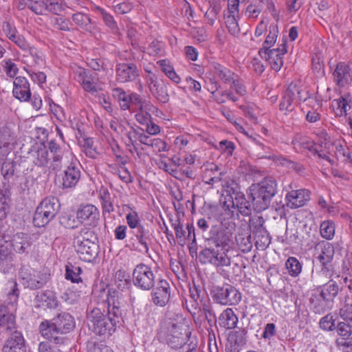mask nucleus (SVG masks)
Here are the masks:
<instances>
[{"label":"nucleus","mask_w":352,"mask_h":352,"mask_svg":"<svg viewBox=\"0 0 352 352\" xmlns=\"http://www.w3.org/2000/svg\"><path fill=\"white\" fill-rule=\"evenodd\" d=\"M1 352H26L25 340L21 332L12 333L5 341Z\"/></svg>","instance_id":"obj_18"},{"label":"nucleus","mask_w":352,"mask_h":352,"mask_svg":"<svg viewBox=\"0 0 352 352\" xmlns=\"http://www.w3.org/2000/svg\"><path fill=\"white\" fill-rule=\"evenodd\" d=\"M172 227L173 228L175 233L176 238L178 243L181 245L186 244V230L183 228L182 225L180 223L179 219H176L172 223Z\"/></svg>","instance_id":"obj_45"},{"label":"nucleus","mask_w":352,"mask_h":352,"mask_svg":"<svg viewBox=\"0 0 352 352\" xmlns=\"http://www.w3.org/2000/svg\"><path fill=\"white\" fill-rule=\"evenodd\" d=\"M319 324L320 327L325 331H332L336 328L335 320L330 314L322 317L320 320Z\"/></svg>","instance_id":"obj_55"},{"label":"nucleus","mask_w":352,"mask_h":352,"mask_svg":"<svg viewBox=\"0 0 352 352\" xmlns=\"http://www.w3.org/2000/svg\"><path fill=\"white\" fill-rule=\"evenodd\" d=\"M235 239L239 248L243 252H248L252 250V243L250 233H239L235 236Z\"/></svg>","instance_id":"obj_38"},{"label":"nucleus","mask_w":352,"mask_h":352,"mask_svg":"<svg viewBox=\"0 0 352 352\" xmlns=\"http://www.w3.org/2000/svg\"><path fill=\"white\" fill-rule=\"evenodd\" d=\"M81 176L80 168L71 163L63 171L61 186L63 189L73 188L78 183Z\"/></svg>","instance_id":"obj_19"},{"label":"nucleus","mask_w":352,"mask_h":352,"mask_svg":"<svg viewBox=\"0 0 352 352\" xmlns=\"http://www.w3.org/2000/svg\"><path fill=\"white\" fill-rule=\"evenodd\" d=\"M0 327H4L7 331H12L15 329V318L13 315L6 314L0 319Z\"/></svg>","instance_id":"obj_53"},{"label":"nucleus","mask_w":352,"mask_h":352,"mask_svg":"<svg viewBox=\"0 0 352 352\" xmlns=\"http://www.w3.org/2000/svg\"><path fill=\"white\" fill-rule=\"evenodd\" d=\"M12 245L16 252L19 254L27 252V250L32 245L31 237L28 234L18 232L13 236Z\"/></svg>","instance_id":"obj_26"},{"label":"nucleus","mask_w":352,"mask_h":352,"mask_svg":"<svg viewBox=\"0 0 352 352\" xmlns=\"http://www.w3.org/2000/svg\"><path fill=\"white\" fill-rule=\"evenodd\" d=\"M93 236L96 238L92 232L83 229L74 240L77 254L83 261L92 262L98 255V245L89 238Z\"/></svg>","instance_id":"obj_4"},{"label":"nucleus","mask_w":352,"mask_h":352,"mask_svg":"<svg viewBox=\"0 0 352 352\" xmlns=\"http://www.w3.org/2000/svg\"><path fill=\"white\" fill-rule=\"evenodd\" d=\"M340 289V285L335 280H330L326 284L317 289L320 293V296L325 300L333 302L334 298L338 296Z\"/></svg>","instance_id":"obj_28"},{"label":"nucleus","mask_w":352,"mask_h":352,"mask_svg":"<svg viewBox=\"0 0 352 352\" xmlns=\"http://www.w3.org/2000/svg\"><path fill=\"white\" fill-rule=\"evenodd\" d=\"M34 302L36 307L55 309L58 307V300L56 294L49 289L37 292Z\"/></svg>","instance_id":"obj_23"},{"label":"nucleus","mask_w":352,"mask_h":352,"mask_svg":"<svg viewBox=\"0 0 352 352\" xmlns=\"http://www.w3.org/2000/svg\"><path fill=\"white\" fill-rule=\"evenodd\" d=\"M215 76L226 85H230L232 80L238 76L229 68L217 63L212 64Z\"/></svg>","instance_id":"obj_30"},{"label":"nucleus","mask_w":352,"mask_h":352,"mask_svg":"<svg viewBox=\"0 0 352 352\" xmlns=\"http://www.w3.org/2000/svg\"><path fill=\"white\" fill-rule=\"evenodd\" d=\"M140 133V132L133 126L131 127V131L126 133V137L129 140V143H127L126 145H131L135 151L138 150L136 140L139 139Z\"/></svg>","instance_id":"obj_62"},{"label":"nucleus","mask_w":352,"mask_h":352,"mask_svg":"<svg viewBox=\"0 0 352 352\" xmlns=\"http://www.w3.org/2000/svg\"><path fill=\"white\" fill-rule=\"evenodd\" d=\"M29 154L36 166L41 167L47 164L49 157L45 147L41 145L32 146Z\"/></svg>","instance_id":"obj_29"},{"label":"nucleus","mask_w":352,"mask_h":352,"mask_svg":"<svg viewBox=\"0 0 352 352\" xmlns=\"http://www.w3.org/2000/svg\"><path fill=\"white\" fill-rule=\"evenodd\" d=\"M132 275L134 285L142 290L148 291L155 286V274L152 269L145 264L138 265Z\"/></svg>","instance_id":"obj_9"},{"label":"nucleus","mask_w":352,"mask_h":352,"mask_svg":"<svg viewBox=\"0 0 352 352\" xmlns=\"http://www.w3.org/2000/svg\"><path fill=\"white\" fill-rule=\"evenodd\" d=\"M87 352H113L108 346L102 342H89Z\"/></svg>","instance_id":"obj_56"},{"label":"nucleus","mask_w":352,"mask_h":352,"mask_svg":"<svg viewBox=\"0 0 352 352\" xmlns=\"http://www.w3.org/2000/svg\"><path fill=\"white\" fill-rule=\"evenodd\" d=\"M59 345L50 341H43L39 343L38 350V352H63Z\"/></svg>","instance_id":"obj_52"},{"label":"nucleus","mask_w":352,"mask_h":352,"mask_svg":"<svg viewBox=\"0 0 352 352\" xmlns=\"http://www.w3.org/2000/svg\"><path fill=\"white\" fill-rule=\"evenodd\" d=\"M202 309L205 315V318L211 327L217 320L214 309L208 300L203 302Z\"/></svg>","instance_id":"obj_47"},{"label":"nucleus","mask_w":352,"mask_h":352,"mask_svg":"<svg viewBox=\"0 0 352 352\" xmlns=\"http://www.w3.org/2000/svg\"><path fill=\"white\" fill-rule=\"evenodd\" d=\"M55 321L58 329L60 331V335L70 332L75 327L74 318L68 313H61L57 317L53 319Z\"/></svg>","instance_id":"obj_27"},{"label":"nucleus","mask_w":352,"mask_h":352,"mask_svg":"<svg viewBox=\"0 0 352 352\" xmlns=\"http://www.w3.org/2000/svg\"><path fill=\"white\" fill-rule=\"evenodd\" d=\"M50 274L23 266L19 272V279L25 288L38 289L47 283Z\"/></svg>","instance_id":"obj_7"},{"label":"nucleus","mask_w":352,"mask_h":352,"mask_svg":"<svg viewBox=\"0 0 352 352\" xmlns=\"http://www.w3.org/2000/svg\"><path fill=\"white\" fill-rule=\"evenodd\" d=\"M126 219L129 228L132 229L136 230L139 226H142V225L140 223V220L138 212L135 210H132L128 213L126 216Z\"/></svg>","instance_id":"obj_58"},{"label":"nucleus","mask_w":352,"mask_h":352,"mask_svg":"<svg viewBox=\"0 0 352 352\" xmlns=\"http://www.w3.org/2000/svg\"><path fill=\"white\" fill-rule=\"evenodd\" d=\"M286 268L289 274L293 277L298 276L302 271V265L295 257H289L285 262Z\"/></svg>","instance_id":"obj_41"},{"label":"nucleus","mask_w":352,"mask_h":352,"mask_svg":"<svg viewBox=\"0 0 352 352\" xmlns=\"http://www.w3.org/2000/svg\"><path fill=\"white\" fill-rule=\"evenodd\" d=\"M302 94L304 92L300 87L294 83H291L284 93L280 103V109L286 111H293L298 102L307 100V97Z\"/></svg>","instance_id":"obj_11"},{"label":"nucleus","mask_w":352,"mask_h":352,"mask_svg":"<svg viewBox=\"0 0 352 352\" xmlns=\"http://www.w3.org/2000/svg\"><path fill=\"white\" fill-rule=\"evenodd\" d=\"M107 314L100 308L94 307L87 312V325L94 333L100 336L111 335L122 320V309L120 302L114 299H107Z\"/></svg>","instance_id":"obj_1"},{"label":"nucleus","mask_w":352,"mask_h":352,"mask_svg":"<svg viewBox=\"0 0 352 352\" xmlns=\"http://www.w3.org/2000/svg\"><path fill=\"white\" fill-rule=\"evenodd\" d=\"M232 207L236 208L238 211L244 217L250 216L253 210L252 203L247 200L245 195L237 190H233L231 195Z\"/></svg>","instance_id":"obj_24"},{"label":"nucleus","mask_w":352,"mask_h":352,"mask_svg":"<svg viewBox=\"0 0 352 352\" xmlns=\"http://www.w3.org/2000/svg\"><path fill=\"white\" fill-rule=\"evenodd\" d=\"M276 182L272 177L265 178L250 186L248 196L255 212H261L270 207L272 198L276 194Z\"/></svg>","instance_id":"obj_2"},{"label":"nucleus","mask_w":352,"mask_h":352,"mask_svg":"<svg viewBox=\"0 0 352 352\" xmlns=\"http://www.w3.org/2000/svg\"><path fill=\"white\" fill-rule=\"evenodd\" d=\"M1 174L4 179H8L14 175L15 163L10 161H3L1 164Z\"/></svg>","instance_id":"obj_54"},{"label":"nucleus","mask_w":352,"mask_h":352,"mask_svg":"<svg viewBox=\"0 0 352 352\" xmlns=\"http://www.w3.org/2000/svg\"><path fill=\"white\" fill-rule=\"evenodd\" d=\"M212 298L217 302L226 305H236L241 299V293L232 285L214 286L210 291Z\"/></svg>","instance_id":"obj_8"},{"label":"nucleus","mask_w":352,"mask_h":352,"mask_svg":"<svg viewBox=\"0 0 352 352\" xmlns=\"http://www.w3.org/2000/svg\"><path fill=\"white\" fill-rule=\"evenodd\" d=\"M135 236L138 241V243L142 245V249L140 251L148 253L149 250V245L151 243V233L149 230L144 226H139L135 230Z\"/></svg>","instance_id":"obj_31"},{"label":"nucleus","mask_w":352,"mask_h":352,"mask_svg":"<svg viewBox=\"0 0 352 352\" xmlns=\"http://www.w3.org/2000/svg\"><path fill=\"white\" fill-rule=\"evenodd\" d=\"M140 69L133 63H120L116 66V78L118 82H135L140 80Z\"/></svg>","instance_id":"obj_12"},{"label":"nucleus","mask_w":352,"mask_h":352,"mask_svg":"<svg viewBox=\"0 0 352 352\" xmlns=\"http://www.w3.org/2000/svg\"><path fill=\"white\" fill-rule=\"evenodd\" d=\"M340 316L345 321L352 322V300L346 299L344 305L340 309Z\"/></svg>","instance_id":"obj_46"},{"label":"nucleus","mask_w":352,"mask_h":352,"mask_svg":"<svg viewBox=\"0 0 352 352\" xmlns=\"http://www.w3.org/2000/svg\"><path fill=\"white\" fill-rule=\"evenodd\" d=\"M102 206L104 212L110 213L113 211L114 208L111 201L110 195L108 192H104L101 195Z\"/></svg>","instance_id":"obj_61"},{"label":"nucleus","mask_w":352,"mask_h":352,"mask_svg":"<svg viewBox=\"0 0 352 352\" xmlns=\"http://www.w3.org/2000/svg\"><path fill=\"white\" fill-rule=\"evenodd\" d=\"M74 78L78 81L84 91L95 95L98 91L97 79L89 70L82 67H77L74 70Z\"/></svg>","instance_id":"obj_13"},{"label":"nucleus","mask_w":352,"mask_h":352,"mask_svg":"<svg viewBox=\"0 0 352 352\" xmlns=\"http://www.w3.org/2000/svg\"><path fill=\"white\" fill-rule=\"evenodd\" d=\"M72 19L77 25L80 27H86L91 23L90 18L81 12L74 14Z\"/></svg>","instance_id":"obj_59"},{"label":"nucleus","mask_w":352,"mask_h":352,"mask_svg":"<svg viewBox=\"0 0 352 352\" xmlns=\"http://www.w3.org/2000/svg\"><path fill=\"white\" fill-rule=\"evenodd\" d=\"M336 346L344 352L352 351V337L349 338H338L336 340Z\"/></svg>","instance_id":"obj_60"},{"label":"nucleus","mask_w":352,"mask_h":352,"mask_svg":"<svg viewBox=\"0 0 352 352\" xmlns=\"http://www.w3.org/2000/svg\"><path fill=\"white\" fill-rule=\"evenodd\" d=\"M237 16L227 15L225 17V23L229 32L234 36H237L240 32V29L236 21Z\"/></svg>","instance_id":"obj_44"},{"label":"nucleus","mask_w":352,"mask_h":352,"mask_svg":"<svg viewBox=\"0 0 352 352\" xmlns=\"http://www.w3.org/2000/svg\"><path fill=\"white\" fill-rule=\"evenodd\" d=\"M278 30L276 25H270L269 27V34L266 37L265 41L263 43V48L260 49L259 51H265V52H270L272 49H270L273 46L278 36Z\"/></svg>","instance_id":"obj_37"},{"label":"nucleus","mask_w":352,"mask_h":352,"mask_svg":"<svg viewBox=\"0 0 352 352\" xmlns=\"http://www.w3.org/2000/svg\"><path fill=\"white\" fill-rule=\"evenodd\" d=\"M151 293L153 302L160 307L165 306L170 298V286L164 279H157L156 284L152 288Z\"/></svg>","instance_id":"obj_14"},{"label":"nucleus","mask_w":352,"mask_h":352,"mask_svg":"<svg viewBox=\"0 0 352 352\" xmlns=\"http://www.w3.org/2000/svg\"><path fill=\"white\" fill-rule=\"evenodd\" d=\"M235 223L233 221H221V225L212 227L210 241L217 248L230 250L233 245Z\"/></svg>","instance_id":"obj_5"},{"label":"nucleus","mask_w":352,"mask_h":352,"mask_svg":"<svg viewBox=\"0 0 352 352\" xmlns=\"http://www.w3.org/2000/svg\"><path fill=\"white\" fill-rule=\"evenodd\" d=\"M234 148L235 146L232 142L224 140L219 142L218 149L221 152L227 153L229 155H232Z\"/></svg>","instance_id":"obj_64"},{"label":"nucleus","mask_w":352,"mask_h":352,"mask_svg":"<svg viewBox=\"0 0 352 352\" xmlns=\"http://www.w3.org/2000/svg\"><path fill=\"white\" fill-rule=\"evenodd\" d=\"M316 250L318 252V259L324 266L330 263L334 256V246L325 241H320L316 245Z\"/></svg>","instance_id":"obj_25"},{"label":"nucleus","mask_w":352,"mask_h":352,"mask_svg":"<svg viewBox=\"0 0 352 352\" xmlns=\"http://www.w3.org/2000/svg\"><path fill=\"white\" fill-rule=\"evenodd\" d=\"M310 199V192L305 189L292 190L286 195V204L290 208H298L306 204Z\"/></svg>","instance_id":"obj_21"},{"label":"nucleus","mask_w":352,"mask_h":352,"mask_svg":"<svg viewBox=\"0 0 352 352\" xmlns=\"http://www.w3.org/2000/svg\"><path fill=\"white\" fill-rule=\"evenodd\" d=\"M153 97L162 103H167L169 100V95L166 86L162 80L154 87L149 89Z\"/></svg>","instance_id":"obj_35"},{"label":"nucleus","mask_w":352,"mask_h":352,"mask_svg":"<svg viewBox=\"0 0 352 352\" xmlns=\"http://www.w3.org/2000/svg\"><path fill=\"white\" fill-rule=\"evenodd\" d=\"M188 326L182 317L168 318L164 322L159 331L160 338L172 349H180L189 337Z\"/></svg>","instance_id":"obj_3"},{"label":"nucleus","mask_w":352,"mask_h":352,"mask_svg":"<svg viewBox=\"0 0 352 352\" xmlns=\"http://www.w3.org/2000/svg\"><path fill=\"white\" fill-rule=\"evenodd\" d=\"M63 0H46L47 12L58 15L63 11Z\"/></svg>","instance_id":"obj_48"},{"label":"nucleus","mask_w":352,"mask_h":352,"mask_svg":"<svg viewBox=\"0 0 352 352\" xmlns=\"http://www.w3.org/2000/svg\"><path fill=\"white\" fill-rule=\"evenodd\" d=\"M292 144L298 152H302L306 150L314 151L315 149L314 148V142L311 139L300 135H297L294 137L292 140Z\"/></svg>","instance_id":"obj_34"},{"label":"nucleus","mask_w":352,"mask_h":352,"mask_svg":"<svg viewBox=\"0 0 352 352\" xmlns=\"http://www.w3.org/2000/svg\"><path fill=\"white\" fill-rule=\"evenodd\" d=\"M230 88L233 89L236 94L243 96L245 95L247 91L242 80L237 76L230 83Z\"/></svg>","instance_id":"obj_51"},{"label":"nucleus","mask_w":352,"mask_h":352,"mask_svg":"<svg viewBox=\"0 0 352 352\" xmlns=\"http://www.w3.org/2000/svg\"><path fill=\"white\" fill-rule=\"evenodd\" d=\"M87 65L95 71H104L106 69L104 62L100 58L88 59Z\"/></svg>","instance_id":"obj_63"},{"label":"nucleus","mask_w":352,"mask_h":352,"mask_svg":"<svg viewBox=\"0 0 352 352\" xmlns=\"http://www.w3.org/2000/svg\"><path fill=\"white\" fill-rule=\"evenodd\" d=\"M218 170H219V167L217 165H215V164H212L211 167H210V169L208 170L206 172L204 178L206 179L207 178V175L208 174L210 175V173L212 172V171H216L217 175H215L214 176L210 177L207 180L204 181L205 183L208 184H210V185H213L214 184L220 182L222 179L223 173H221H221H218Z\"/></svg>","instance_id":"obj_50"},{"label":"nucleus","mask_w":352,"mask_h":352,"mask_svg":"<svg viewBox=\"0 0 352 352\" xmlns=\"http://www.w3.org/2000/svg\"><path fill=\"white\" fill-rule=\"evenodd\" d=\"M334 82L340 87H344L352 82V67L345 62L337 64L333 73Z\"/></svg>","instance_id":"obj_17"},{"label":"nucleus","mask_w":352,"mask_h":352,"mask_svg":"<svg viewBox=\"0 0 352 352\" xmlns=\"http://www.w3.org/2000/svg\"><path fill=\"white\" fill-rule=\"evenodd\" d=\"M286 42L284 41L278 48L272 49L270 52L259 51L258 54L262 58L267 60L272 69L279 71L283 65V56L287 53Z\"/></svg>","instance_id":"obj_15"},{"label":"nucleus","mask_w":352,"mask_h":352,"mask_svg":"<svg viewBox=\"0 0 352 352\" xmlns=\"http://www.w3.org/2000/svg\"><path fill=\"white\" fill-rule=\"evenodd\" d=\"M320 235L327 240H331L335 235V224L331 220L324 221L320 226Z\"/></svg>","instance_id":"obj_40"},{"label":"nucleus","mask_w":352,"mask_h":352,"mask_svg":"<svg viewBox=\"0 0 352 352\" xmlns=\"http://www.w3.org/2000/svg\"><path fill=\"white\" fill-rule=\"evenodd\" d=\"M265 220L262 216H254L249 219V227L253 233L264 228Z\"/></svg>","instance_id":"obj_57"},{"label":"nucleus","mask_w":352,"mask_h":352,"mask_svg":"<svg viewBox=\"0 0 352 352\" xmlns=\"http://www.w3.org/2000/svg\"><path fill=\"white\" fill-rule=\"evenodd\" d=\"M38 329L43 338L50 341H54V344H63L66 340V338L60 335L55 321L50 322L48 320H44L40 324Z\"/></svg>","instance_id":"obj_16"},{"label":"nucleus","mask_w":352,"mask_h":352,"mask_svg":"<svg viewBox=\"0 0 352 352\" xmlns=\"http://www.w3.org/2000/svg\"><path fill=\"white\" fill-rule=\"evenodd\" d=\"M339 322L337 325V333L339 338H349L352 337V322Z\"/></svg>","instance_id":"obj_49"},{"label":"nucleus","mask_w":352,"mask_h":352,"mask_svg":"<svg viewBox=\"0 0 352 352\" xmlns=\"http://www.w3.org/2000/svg\"><path fill=\"white\" fill-rule=\"evenodd\" d=\"M82 272L81 267L69 263L66 265L65 268V278L71 280L72 283H82V278L80 277Z\"/></svg>","instance_id":"obj_36"},{"label":"nucleus","mask_w":352,"mask_h":352,"mask_svg":"<svg viewBox=\"0 0 352 352\" xmlns=\"http://www.w3.org/2000/svg\"><path fill=\"white\" fill-rule=\"evenodd\" d=\"M46 0H28V8L37 15H43L47 12Z\"/></svg>","instance_id":"obj_43"},{"label":"nucleus","mask_w":352,"mask_h":352,"mask_svg":"<svg viewBox=\"0 0 352 352\" xmlns=\"http://www.w3.org/2000/svg\"><path fill=\"white\" fill-rule=\"evenodd\" d=\"M311 307L313 311L316 314H323L327 310L331 308L332 302L329 300H325L324 298H321L320 294H313L310 298Z\"/></svg>","instance_id":"obj_33"},{"label":"nucleus","mask_w":352,"mask_h":352,"mask_svg":"<svg viewBox=\"0 0 352 352\" xmlns=\"http://www.w3.org/2000/svg\"><path fill=\"white\" fill-rule=\"evenodd\" d=\"M113 95L114 97L118 98L122 109L126 110L129 109L131 104V94H126V93L121 88H114L113 89Z\"/></svg>","instance_id":"obj_39"},{"label":"nucleus","mask_w":352,"mask_h":352,"mask_svg":"<svg viewBox=\"0 0 352 352\" xmlns=\"http://www.w3.org/2000/svg\"><path fill=\"white\" fill-rule=\"evenodd\" d=\"M60 204L55 197H50L44 199L36 208L33 223L35 226L41 228L51 221L58 212Z\"/></svg>","instance_id":"obj_6"},{"label":"nucleus","mask_w":352,"mask_h":352,"mask_svg":"<svg viewBox=\"0 0 352 352\" xmlns=\"http://www.w3.org/2000/svg\"><path fill=\"white\" fill-rule=\"evenodd\" d=\"M13 96L21 102L29 101L31 91L28 80L23 76H18L14 80Z\"/></svg>","instance_id":"obj_22"},{"label":"nucleus","mask_w":352,"mask_h":352,"mask_svg":"<svg viewBox=\"0 0 352 352\" xmlns=\"http://www.w3.org/2000/svg\"><path fill=\"white\" fill-rule=\"evenodd\" d=\"M77 218L81 221L95 227L99 220V210L92 204L81 206L77 211Z\"/></svg>","instance_id":"obj_20"},{"label":"nucleus","mask_w":352,"mask_h":352,"mask_svg":"<svg viewBox=\"0 0 352 352\" xmlns=\"http://www.w3.org/2000/svg\"><path fill=\"white\" fill-rule=\"evenodd\" d=\"M24 57L30 56L33 59L34 65H41L45 63V57L41 51L34 46H30L24 52Z\"/></svg>","instance_id":"obj_42"},{"label":"nucleus","mask_w":352,"mask_h":352,"mask_svg":"<svg viewBox=\"0 0 352 352\" xmlns=\"http://www.w3.org/2000/svg\"><path fill=\"white\" fill-rule=\"evenodd\" d=\"M229 250L221 248H206L199 252V260L202 263H210L216 267H227L230 265V258L227 252Z\"/></svg>","instance_id":"obj_10"},{"label":"nucleus","mask_w":352,"mask_h":352,"mask_svg":"<svg viewBox=\"0 0 352 352\" xmlns=\"http://www.w3.org/2000/svg\"><path fill=\"white\" fill-rule=\"evenodd\" d=\"M219 322L221 327L232 329L236 327L238 318L232 309L227 308L219 316Z\"/></svg>","instance_id":"obj_32"}]
</instances>
